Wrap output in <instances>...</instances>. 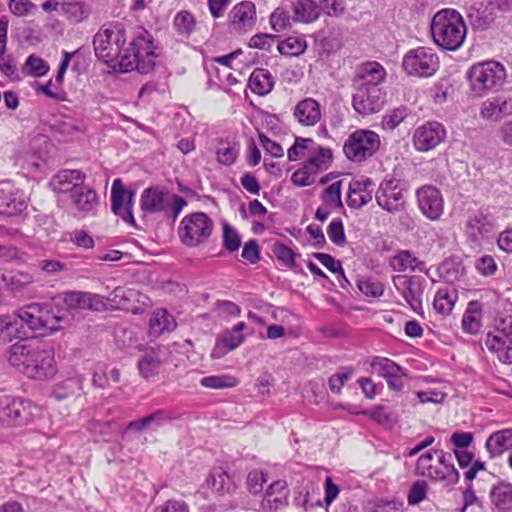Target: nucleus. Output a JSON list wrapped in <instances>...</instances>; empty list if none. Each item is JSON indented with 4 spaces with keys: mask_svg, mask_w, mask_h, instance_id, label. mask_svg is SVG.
I'll return each mask as SVG.
<instances>
[{
    "mask_svg": "<svg viewBox=\"0 0 512 512\" xmlns=\"http://www.w3.org/2000/svg\"><path fill=\"white\" fill-rule=\"evenodd\" d=\"M126 32L119 26L100 29L93 39L96 57L114 70H137L147 74L155 66L153 40L147 32L136 37L126 47Z\"/></svg>",
    "mask_w": 512,
    "mask_h": 512,
    "instance_id": "obj_1",
    "label": "nucleus"
},
{
    "mask_svg": "<svg viewBox=\"0 0 512 512\" xmlns=\"http://www.w3.org/2000/svg\"><path fill=\"white\" fill-rule=\"evenodd\" d=\"M8 362L28 378L45 381L57 373L54 351L29 340L14 343L8 351Z\"/></svg>",
    "mask_w": 512,
    "mask_h": 512,
    "instance_id": "obj_2",
    "label": "nucleus"
},
{
    "mask_svg": "<svg viewBox=\"0 0 512 512\" xmlns=\"http://www.w3.org/2000/svg\"><path fill=\"white\" fill-rule=\"evenodd\" d=\"M434 43L442 49L458 50L467 34V27L462 15L455 9L445 8L438 11L430 24Z\"/></svg>",
    "mask_w": 512,
    "mask_h": 512,
    "instance_id": "obj_3",
    "label": "nucleus"
},
{
    "mask_svg": "<svg viewBox=\"0 0 512 512\" xmlns=\"http://www.w3.org/2000/svg\"><path fill=\"white\" fill-rule=\"evenodd\" d=\"M506 76L505 67L496 61L474 64L466 74L470 87L477 96H484L491 91L500 89Z\"/></svg>",
    "mask_w": 512,
    "mask_h": 512,
    "instance_id": "obj_4",
    "label": "nucleus"
},
{
    "mask_svg": "<svg viewBox=\"0 0 512 512\" xmlns=\"http://www.w3.org/2000/svg\"><path fill=\"white\" fill-rule=\"evenodd\" d=\"M451 455L443 450H430L423 453L417 460L416 471L419 475L432 480L457 483L459 473L450 462Z\"/></svg>",
    "mask_w": 512,
    "mask_h": 512,
    "instance_id": "obj_5",
    "label": "nucleus"
},
{
    "mask_svg": "<svg viewBox=\"0 0 512 512\" xmlns=\"http://www.w3.org/2000/svg\"><path fill=\"white\" fill-rule=\"evenodd\" d=\"M485 345L499 361L512 363V310L500 313L495 319L494 329L487 334Z\"/></svg>",
    "mask_w": 512,
    "mask_h": 512,
    "instance_id": "obj_6",
    "label": "nucleus"
},
{
    "mask_svg": "<svg viewBox=\"0 0 512 512\" xmlns=\"http://www.w3.org/2000/svg\"><path fill=\"white\" fill-rule=\"evenodd\" d=\"M380 136L369 129L352 132L343 145L345 156L352 162L361 163L371 158L380 148Z\"/></svg>",
    "mask_w": 512,
    "mask_h": 512,
    "instance_id": "obj_7",
    "label": "nucleus"
},
{
    "mask_svg": "<svg viewBox=\"0 0 512 512\" xmlns=\"http://www.w3.org/2000/svg\"><path fill=\"white\" fill-rule=\"evenodd\" d=\"M213 221L203 212L186 215L179 226L178 235L188 247H197L208 240L213 230Z\"/></svg>",
    "mask_w": 512,
    "mask_h": 512,
    "instance_id": "obj_8",
    "label": "nucleus"
},
{
    "mask_svg": "<svg viewBox=\"0 0 512 512\" xmlns=\"http://www.w3.org/2000/svg\"><path fill=\"white\" fill-rule=\"evenodd\" d=\"M402 67L408 75L430 77L439 68V57L432 48L418 47L404 55Z\"/></svg>",
    "mask_w": 512,
    "mask_h": 512,
    "instance_id": "obj_9",
    "label": "nucleus"
},
{
    "mask_svg": "<svg viewBox=\"0 0 512 512\" xmlns=\"http://www.w3.org/2000/svg\"><path fill=\"white\" fill-rule=\"evenodd\" d=\"M19 311L23 324L40 334L57 331L62 320V317L55 315L46 304H30Z\"/></svg>",
    "mask_w": 512,
    "mask_h": 512,
    "instance_id": "obj_10",
    "label": "nucleus"
},
{
    "mask_svg": "<svg viewBox=\"0 0 512 512\" xmlns=\"http://www.w3.org/2000/svg\"><path fill=\"white\" fill-rule=\"evenodd\" d=\"M331 159V150L318 146L317 153L311 155L304 166L292 174V183L298 187L312 185L316 176L329 167Z\"/></svg>",
    "mask_w": 512,
    "mask_h": 512,
    "instance_id": "obj_11",
    "label": "nucleus"
},
{
    "mask_svg": "<svg viewBox=\"0 0 512 512\" xmlns=\"http://www.w3.org/2000/svg\"><path fill=\"white\" fill-rule=\"evenodd\" d=\"M58 306H63L68 311L106 309V300L98 294L83 291H67L56 295L53 298Z\"/></svg>",
    "mask_w": 512,
    "mask_h": 512,
    "instance_id": "obj_12",
    "label": "nucleus"
},
{
    "mask_svg": "<svg viewBox=\"0 0 512 512\" xmlns=\"http://www.w3.org/2000/svg\"><path fill=\"white\" fill-rule=\"evenodd\" d=\"M405 189L399 180H384L375 193L378 205L389 213H397L405 208Z\"/></svg>",
    "mask_w": 512,
    "mask_h": 512,
    "instance_id": "obj_13",
    "label": "nucleus"
},
{
    "mask_svg": "<svg viewBox=\"0 0 512 512\" xmlns=\"http://www.w3.org/2000/svg\"><path fill=\"white\" fill-rule=\"evenodd\" d=\"M29 402L0 396V425H23L31 420Z\"/></svg>",
    "mask_w": 512,
    "mask_h": 512,
    "instance_id": "obj_14",
    "label": "nucleus"
},
{
    "mask_svg": "<svg viewBox=\"0 0 512 512\" xmlns=\"http://www.w3.org/2000/svg\"><path fill=\"white\" fill-rule=\"evenodd\" d=\"M424 279L417 276L397 275L393 277L396 290L415 312L422 307Z\"/></svg>",
    "mask_w": 512,
    "mask_h": 512,
    "instance_id": "obj_15",
    "label": "nucleus"
},
{
    "mask_svg": "<svg viewBox=\"0 0 512 512\" xmlns=\"http://www.w3.org/2000/svg\"><path fill=\"white\" fill-rule=\"evenodd\" d=\"M446 138L444 126L438 122H427L417 127L413 133L412 141L415 149L428 152L442 143Z\"/></svg>",
    "mask_w": 512,
    "mask_h": 512,
    "instance_id": "obj_16",
    "label": "nucleus"
},
{
    "mask_svg": "<svg viewBox=\"0 0 512 512\" xmlns=\"http://www.w3.org/2000/svg\"><path fill=\"white\" fill-rule=\"evenodd\" d=\"M385 103V93L382 88H356L353 95V107L362 115L379 112Z\"/></svg>",
    "mask_w": 512,
    "mask_h": 512,
    "instance_id": "obj_17",
    "label": "nucleus"
},
{
    "mask_svg": "<svg viewBox=\"0 0 512 512\" xmlns=\"http://www.w3.org/2000/svg\"><path fill=\"white\" fill-rule=\"evenodd\" d=\"M418 207L430 220H438L444 211V200L440 190L434 186H423L416 191Z\"/></svg>",
    "mask_w": 512,
    "mask_h": 512,
    "instance_id": "obj_18",
    "label": "nucleus"
},
{
    "mask_svg": "<svg viewBox=\"0 0 512 512\" xmlns=\"http://www.w3.org/2000/svg\"><path fill=\"white\" fill-rule=\"evenodd\" d=\"M133 192H128L121 179H115L111 188V208L114 214L120 216L125 222L133 224L132 214Z\"/></svg>",
    "mask_w": 512,
    "mask_h": 512,
    "instance_id": "obj_19",
    "label": "nucleus"
},
{
    "mask_svg": "<svg viewBox=\"0 0 512 512\" xmlns=\"http://www.w3.org/2000/svg\"><path fill=\"white\" fill-rule=\"evenodd\" d=\"M170 193L158 186L145 189L140 198V207L145 214L168 212Z\"/></svg>",
    "mask_w": 512,
    "mask_h": 512,
    "instance_id": "obj_20",
    "label": "nucleus"
},
{
    "mask_svg": "<svg viewBox=\"0 0 512 512\" xmlns=\"http://www.w3.org/2000/svg\"><path fill=\"white\" fill-rule=\"evenodd\" d=\"M386 78L384 67L378 62H366L357 68L354 78L355 88H381L380 84Z\"/></svg>",
    "mask_w": 512,
    "mask_h": 512,
    "instance_id": "obj_21",
    "label": "nucleus"
},
{
    "mask_svg": "<svg viewBox=\"0 0 512 512\" xmlns=\"http://www.w3.org/2000/svg\"><path fill=\"white\" fill-rule=\"evenodd\" d=\"M509 115H512L511 98L496 96L485 100L481 104L480 116L486 121L499 122Z\"/></svg>",
    "mask_w": 512,
    "mask_h": 512,
    "instance_id": "obj_22",
    "label": "nucleus"
},
{
    "mask_svg": "<svg viewBox=\"0 0 512 512\" xmlns=\"http://www.w3.org/2000/svg\"><path fill=\"white\" fill-rule=\"evenodd\" d=\"M233 30L245 32L252 29L256 22V9L251 1H242L236 4L229 13Z\"/></svg>",
    "mask_w": 512,
    "mask_h": 512,
    "instance_id": "obj_23",
    "label": "nucleus"
},
{
    "mask_svg": "<svg viewBox=\"0 0 512 512\" xmlns=\"http://www.w3.org/2000/svg\"><path fill=\"white\" fill-rule=\"evenodd\" d=\"M246 327L244 322H239L232 329L224 331L218 336L215 347L212 350L213 358H221L229 351L236 349L244 341L242 330Z\"/></svg>",
    "mask_w": 512,
    "mask_h": 512,
    "instance_id": "obj_24",
    "label": "nucleus"
},
{
    "mask_svg": "<svg viewBox=\"0 0 512 512\" xmlns=\"http://www.w3.org/2000/svg\"><path fill=\"white\" fill-rule=\"evenodd\" d=\"M293 116L302 126H314L321 120V106L313 98L302 99L296 104Z\"/></svg>",
    "mask_w": 512,
    "mask_h": 512,
    "instance_id": "obj_25",
    "label": "nucleus"
},
{
    "mask_svg": "<svg viewBox=\"0 0 512 512\" xmlns=\"http://www.w3.org/2000/svg\"><path fill=\"white\" fill-rule=\"evenodd\" d=\"M70 196L75 207L84 213L93 211L99 203L96 192L83 184L71 186Z\"/></svg>",
    "mask_w": 512,
    "mask_h": 512,
    "instance_id": "obj_26",
    "label": "nucleus"
},
{
    "mask_svg": "<svg viewBox=\"0 0 512 512\" xmlns=\"http://www.w3.org/2000/svg\"><path fill=\"white\" fill-rule=\"evenodd\" d=\"M373 186L371 179L367 178L363 181H353L349 185V192L347 204L351 208H361L372 200V190L369 187Z\"/></svg>",
    "mask_w": 512,
    "mask_h": 512,
    "instance_id": "obj_27",
    "label": "nucleus"
},
{
    "mask_svg": "<svg viewBox=\"0 0 512 512\" xmlns=\"http://www.w3.org/2000/svg\"><path fill=\"white\" fill-rule=\"evenodd\" d=\"M393 270L398 272H423L429 275V270L426 268L425 262L419 260L412 253L407 250L400 251L390 261Z\"/></svg>",
    "mask_w": 512,
    "mask_h": 512,
    "instance_id": "obj_28",
    "label": "nucleus"
},
{
    "mask_svg": "<svg viewBox=\"0 0 512 512\" xmlns=\"http://www.w3.org/2000/svg\"><path fill=\"white\" fill-rule=\"evenodd\" d=\"M493 219L482 213L477 212L469 217L467 222V234L474 241H479L481 238L490 234L494 230Z\"/></svg>",
    "mask_w": 512,
    "mask_h": 512,
    "instance_id": "obj_29",
    "label": "nucleus"
},
{
    "mask_svg": "<svg viewBox=\"0 0 512 512\" xmlns=\"http://www.w3.org/2000/svg\"><path fill=\"white\" fill-rule=\"evenodd\" d=\"M485 447L491 457L502 455L512 447V429H502L492 433L486 440Z\"/></svg>",
    "mask_w": 512,
    "mask_h": 512,
    "instance_id": "obj_30",
    "label": "nucleus"
},
{
    "mask_svg": "<svg viewBox=\"0 0 512 512\" xmlns=\"http://www.w3.org/2000/svg\"><path fill=\"white\" fill-rule=\"evenodd\" d=\"M84 179L80 170H63L53 177L51 185L58 193H71V186L83 184Z\"/></svg>",
    "mask_w": 512,
    "mask_h": 512,
    "instance_id": "obj_31",
    "label": "nucleus"
},
{
    "mask_svg": "<svg viewBox=\"0 0 512 512\" xmlns=\"http://www.w3.org/2000/svg\"><path fill=\"white\" fill-rule=\"evenodd\" d=\"M490 497L498 512H510L512 510V484L501 482L493 486Z\"/></svg>",
    "mask_w": 512,
    "mask_h": 512,
    "instance_id": "obj_32",
    "label": "nucleus"
},
{
    "mask_svg": "<svg viewBox=\"0 0 512 512\" xmlns=\"http://www.w3.org/2000/svg\"><path fill=\"white\" fill-rule=\"evenodd\" d=\"M23 327L20 311L12 315H0V337L3 340L11 341L13 338H21L25 335L21 332Z\"/></svg>",
    "mask_w": 512,
    "mask_h": 512,
    "instance_id": "obj_33",
    "label": "nucleus"
},
{
    "mask_svg": "<svg viewBox=\"0 0 512 512\" xmlns=\"http://www.w3.org/2000/svg\"><path fill=\"white\" fill-rule=\"evenodd\" d=\"M274 86L271 73L263 68L255 69L249 77V87L251 91L260 96L268 94Z\"/></svg>",
    "mask_w": 512,
    "mask_h": 512,
    "instance_id": "obj_34",
    "label": "nucleus"
},
{
    "mask_svg": "<svg viewBox=\"0 0 512 512\" xmlns=\"http://www.w3.org/2000/svg\"><path fill=\"white\" fill-rule=\"evenodd\" d=\"M320 10L313 0H297L293 4L294 19L303 23L316 21L320 16Z\"/></svg>",
    "mask_w": 512,
    "mask_h": 512,
    "instance_id": "obj_35",
    "label": "nucleus"
},
{
    "mask_svg": "<svg viewBox=\"0 0 512 512\" xmlns=\"http://www.w3.org/2000/svg\"><path fill=\"white\" fill-rule=\"evenodd\" d=\"M175 327V319L165 309L156 310L149 321L150 333L154 336H158L165 331H172Z\"/></svg>",
    "mask_w": 512,
    "mask_h": 512,
    "instance_id": "obj_36",
    "label": "nucleus"
},
{
    "mask_svg": "<svg viewBox=\"0 0 512 512\" xmlns=\"http://www.w3.org/2000/svg\"><path fill=\"white\" fill-rule=\"evenodd\" d=\"M120 370L117 368H109L106 365L98 364L94 368L92 382L98 388H107L111 382L118 383L120 381Z\"/></svg>",
    "mask_w": 512,
    "mask_h": 512,
    "instance_id": "obj_37",
    "label": "nucleus"
},
{
    "mask_svg": "<svg viewBox=\"0 0 512 512\" xmlns=\"http://www.w3.org/2000/svg\"><path fill=\"white\" fill-rule=\"evenodd\" d=\"M27 197L23 193L11 194L9 199L0 204V216L14 217L27 209Z\"/></svg>",
    "mask_w": 512,
    "mask_h": 512,
    "instance_id": "obj_38",
    "label": "nucleus"
},
{
    "mask_svg": "<svg viewBox=\"0 0 512 512\" xmlns=\"http://www.w3.org/2000/svg\"><path fill=\"white\" fill-rule=\"evenodd\" d=\"M160 360L158 353L154 350L146 352L138 360V369L142 377L149 379L158 373Z\"/></svg>",
    "mask_w": 512,
    "mask_h": 512,
    "instance_id": "obj_39",
    "label": "nucleus"
},
{
    "mask_svg": "<svg viewBox=\"0 0 512 512\" xmlns=\"http://www.w3.org/2000/svg\"><path fill=\"white\" fill-rule=\"evenodd\" d=\"M7 21L0 19V70L7 76L14 74L15 66L11 60L6 59L5 50L7 42Z\"/></svg>",
    "mask_w": 512,
    "mask_h": 512,
    "instance_id": "obj_40",
    "label": "nucleus"
},
{
    "mask_svg": "<svg viewBox=\"0 0 512 512\" xmlns=\"http://www.w3.org/2000/svg\"><path fill=\"white\" fill-rule=\"evenodd\" d=\"M455 300L454 291H450L448 288H440L435 295L433 306L438 313L447 314L452 310Z\"/></svg>",
    "mask_w": 512,
    "mask_h": 512,
    "instance_id": "obj_41",
    "label": "nucleus"
},
{
    "mask_svg": "<svg viewBox=\"0 0 512 512\" xmlns=\"http://www.w3.org/2000/svg\"><path fill=\"white\" fill-rule=\"evenodd\" d=\"M2 280L5 282L8 289L17 292L33 283L34 277L27 272H15L9 275H3Z\"/></svg>",
    "mask_w": 512,
    "mask_h": 512,
    "instance_id": "obj_42",
    "label": "nucleus"
},
{
    "mask_svg": "<svg viewBox=\"0 0 512 512\" xmlns=\"http://www.w3.org/2000/svg\"><path fill=\"white\" fill-rule=\"evenodd\" d=\"M81 389V382L77 378H69L59 383L53 390L52 396L57 401H62L73 396Z\"/></svg>",
    "mask_w": 512,
    "mask_h": 512,
    "instance_id": "obj_43",
    "label": "nucleus"
},
{
    "mask_svg": "<svg viewBox=\"0 0 512 512\" xmlns=\"http://www.w3.org/2000/svg\"><path fill=\"white\" fill-rule=\"evenodd\" d=\"M306 41L298 37H288L278 44V51L285 56H298L306 50Z\"/></svg>",
    "mask_w": 512,
    "mask_h": 512,
    "instance_id": "obj_44",
    "label": "nucleus"
},
{
    "mask_svg": "<svg viewBox=\"0 0 512 512\" xmlns=\"http://www.w3.org/2000/svg\"><path fill=\"white\" fill-rule=\"evenodd\" d=\"M62 13L74 22L82 21L89 14L85 4L76 0H65Z\"/></svg>",
    "mask_w": 512,
    "mask_h": 512,
    "instance_id": "obj_45",
    "label": "nucleus"
},
{
    "mask_svg": "<svg viewBox=\"0 0 512 512\" xmlns=\"http://www.w3.org/2000/svg\"><path fill=\"white\" fill-rule=\"evenodd\" d=\"M200 384L205 388L210 389H225L236 386L237 380L229 375H213L203 377Z\"/></svg>",
    "mask_w": 512,
    "mask_h": 512,
    "instance_id": "obj_46",
    "label": "nucleus"
},
{
    "mask_svg": "<svg viewBox=\"0 0 512 512\" xmlns=\"http://www.w3.org/2000/svg\"><path fill=\"white\" fill-rule=\"evenodd\" d=\"M341 184V181L334 182L324 190L322 200L327 207L338 209L343 206L341 200Z\"/></svg>",
    "mask_w": 512,
    "mask_h": 512,
    "instance_id": "obj_47",
    "label": "nucleus"
},
{
    "mask_svg": "<svg viewBox=\"0 0 512 512\" xmlns=\"http://www.w3.org/2000/svg\"><path fill=\"white\" fill-rule=\"evenodd\" d=\"M195 26V19L188 11H180L174 18V27L181 35L188 36Z\"/></svg>",
    "mask_w": 512,
    "mask_h": 512,
    "instance_id": "obj_48",
    "label": "nucleus"
},
{
    "mask_svg": "<svg viewBox=\"0 0 512 512\" xmlns=\"http://www.w3.org/2000/svg\"><path fill=\"white\" fill-rule=\"evenodd\" d=\"M223 246L229 252L237 251L241 246V239L235 228L223 223Z\"/></svg>",
    "mask_w": 512,
    "mask_h": 512,
    "instance_id": "obj_49",
    "label": "nucleus"
},
{
    "mask_svg": "<svg viewBox=\"0 0 512 512\" xmlns=\"http://www.w3.org/2000/svg\"><path fill=\"white\" fill-rule=\"evenodd\" d=\"M407 116L408 111L406 107L395 108L383 117L382 126L384 129L393 130L403 122Z\"/></svg>",
    "mask_w": 512,
    "mask_h": 512,
    "instance_id": "obj_50",
    "label": "nucleus"
},
{
    "mask_svg": "<svg viewBox=\"0 0 512 512\" xmlns=\"http://www.w3.org/2000/svg\"><path fill=\"white\" fill-rule=\"evenodd\" d=\"M352 375L353 370L350 368H341L337 373L333 374L328 380L331 392L339 394L343 385L352 377Z\"/></svg>",
    "mask_w": 512,
    "mask_h": 512,
    "instance_id": "obj_51",
    "label": "nucleus"
},
{
    "mask_svg": "<svg viewBox=\"0 0 512 512\" xmlns=\"http://www.w3.org/2000/svg\"><path fill=\"white\" fill-rule=\"evenodd\" d=\"M274 254L277 259L282 262L288 268L295 267V258L297 254L287 245L283 243H277L274 247Z\"/></svg>",
    "mask_w": 512,
    "mask_h": 512,
    "instance_id": "obj_52",
    "label": "nucleus"
},
{
    "mask_svg": "<svg viewBox=\"0 0 512 512\" xmlns=\"http://www.w3.org/2000/svg\"><path fill=\"white\" fill-rule=\"evenodd\" d=\"M28 74L33 77H41L49 71L48 64L40 57L30 55L25 63Z\"/></svg>",
    "mask_w": 512,
    "mask_h": 512,
    "instance_id": "obj_53",
    "label": "nucleus"
},
{
    "mask_svg": "<svg viewBox=\"0 0 512 512\" xmlns=\"http://www.w3.org/2000/svg\"><path fill=\"white\" fill-rule=\"evenodd\" d=\"M327 234L330 240L338 246H343L346 243L343 222L339 218L331 221Z\"/></svg>",
    "mask_w": 512,
    "mask_h": 512,
    "instance_id": "obj_54",
    "label": "nucleus"
},
{
    "mask_svg": "<svg viewBox=\"0 0 512 512\" xmlns=\"http://www.w3.org/2000/svg\"><path fill=\"white\" fill-rule=\"evenodd\" d=\"M396 366L397 364L394 361L382 357L373 358L370 364L372 373L383 378L390 373V370H394Z\"/></svg>",
    "mask_w": 512,
    "mask_h": 512,
    "instance_id": "obj_55",
    "label": "nucleus"
},
{
    "mask_svg": "<svg viewBox=\"0 0 512 512\" xmlns=\"http://www.w3.org/2000/svg\"><path fill=\"white\" fill-rule=\"evenodd\" d=\"M314 257L329 271L335 274H339L344 281L348 282L341 263L336 261L331 255L318 252L314 254Z\"/></svg>",
    "mask_w": 512,
    "mask_h": 512,
    "instance_id": "obj_56",
    "label": "nucleus"
},
{
    "mask_svg": "<svg viewBox=\"0 0 512 512\" xmlns=\"http://www.w3.org/2000/svg\"><path fill=\"white\" fill-rule=\"evenodd\" d=\"M132 296V291L124 287H116L108 297H104L106 300V308L108 303H114L115 307L125 306Z\"/></svg>",
    "mask_w": 512,
    "mask_h": 512,
    "instance_id": "obj_57",
    "label": "nucleus"
},
{
    "mask_svg": "<svg viewBox=\"0 0 512 512\" xmlns=\"http://www.w3.org/2000/svg\"><path fill=\"white\" fill-rule=\"evenodd\" d=\"M359 290L366 296L379 297L384 292L383 285L376 280L361 279L358 281Z\"/></svg>",
    "mask_w": 512,
    "mask_h": 512,
    "instance_id": "obj_58",
    "label": "nucleus"
},
{
    "mask_svg": "<svg viewBox=\"0 0 512 512\" xmlns=\"http://www.w3.org/2000/svg\"><path fill=\"white\" fill-rule=\"evenodd\" d=\"M270 24L273 30L280 32L290 27V17L286 11L277 8L270 16Z\"/></svg>",
    "mask_w": 512,
    "mask_h": 512,
    "instance_id": "obj_59",
    "label": "nucleus"
},
{
    "mask_svg": "<svg viewBox=\"0 0 512 512\" xmlns=\"http://www.w3.org/2000/svg\"><path fill=\"white\" fill-rule=\"evenodd\" d=\"M229 480L228 475L224 471H216L213 472L208 478H207V485L211 487L214 491L223 493L225 491H228V488H226L227 481Z\"/></svg>",
    "mask_w": 512,
    "mask_h": 512,
    "instance_id": "obj_60",
    "label": "nucleus"
},
{
    "mask_svg": "<svg viewBox=\"0 0 512 512\" xmlns=\"http://www.w3.org/2000/svg\"><path fill=\"white\" fill-rule=\"evenodd\" d=\"M37 267L47 275H57L65 271L67 265L58 260L43 259L38 261Z\"/></svg>",
    "mask_w": 512,
    "mask_h": 512,
    "instance_id": "obj_61",
    "label": "nucleus"
},
{
    "mask_svg": "<svg viewBox=\"0 0 512 512\" xmlns=\"http://www.w3.org/2000/svg\"><path fill=\"white\" fill-rule=\"evenodd\" d=\"M187 206V201L177 195V194H170V206L168 208V212H163L167 217L171 218L172 221H175L183 208Z\"/></svg>",
    "mask_w": 512,
    "mask_h": 512,
    "instance_id": "obj_62",
    "label": "nucleus"
},
{
    "mask_svg": "<svg viewBox=\"0 0 512 512\" xmlns=\"http://www.w3.org/2000/svg\"><path fill=\"white\" fill-rule=\"evenodd\" d=\"M427 485L424 481L415 482L408 494V503L415 505L423 501L426 497Z\"/></svg>",
    "mask_w": 512,
    "mask_h": 512,
    "instance_id": "obj_63",
    "label": "nucleus"
},
{
    "mask_svg": "<svg viewBox=\"0 0 512 512\" xmlns=\"http://www.w3.org/2000/svg\"><path fill=\"white\" fill-rule=\"evenodd\" d=\"M476 269L483 276H491L497 270V264L493 257L484 255L476 261Z\"/></svg>",
    "mask_w": 512,
    "mask_h": 512,
    "instance_id": "obj_64",
    "label": "nucleus"
}]
</instances>
